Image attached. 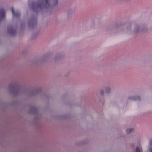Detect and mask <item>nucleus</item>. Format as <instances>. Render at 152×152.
I'll return each instance as SVG.
<instances>
[{
  "label": "nucleus",
  "mask_w": 152,
  "mask_h": 152,
  "mask_svg": "<svg viewBox=\"0 0 152 152\" xmlns=\"http://www.w3.org/2000/svg\"><path fill=\"white\" fill-rule=\"evenodd\" d=\"M58 4V0H38L35 3H32L30 7L34 11L37 12L44 9H52Z\"/></svg>",
  "instance_id": "obj_1"
},
{
  "label": "nucleus",
  "mask_w": 152,
  "mask_h": 152,
  "mask_svg": "<svg viewBox=\"0 0 152 152\" xmlns=\"http://www.w3.org/2000/svg\"><path fill=\"white\" fill-rule=\"evenodd\" d=\"M7 91L10 94L14 96H16L20 93L19 87L14 83H11L9 86Z\"/></svg>",
  "instance_id": "obj_2"
},
{
  "label": "nucleus",
  "mask_w": 152,
  "mask_h": 152,
  "mask_svg": "<svg viewBox=\"0 0 152 152\" xmlns=\"http://www.w3.org/2000/svg\"><path fill=\"white\" fill-rule=\"evenodd\" d=\"M65 57L64 54L62 53H57L55 55L53 60L55 62L63 60Z\"/></svg>",
  "instance_id": "obj_3"
},
{
  "label": "nucleus",
  "mask_w": 152,
  "mask_h": 152,
  "mask_svg": "<svg viewBox=\"0 0 152 152\" xmlns=\"http://www.w3.org/2000/svg\"><path fill=\"white\" fill-rule=\"evenodd\" d=\"M36 19L35 18H31L28 22V26L31 28H33L36 26Z\"/></svg>",
  "instance_id": "obj_4"
},
{
  "label": "nucleus",
  "mask_w": 152,
  "mask_h": 152,
  "mask_svg": "<svg viewBox=\"0 0 152 152\" xmlns=\"http://www.w3.org/2000/svg\"><path fill=\"white\" fill-rule=\"evenodd\" d=\"M5 18V10L4 8H0V22L4 20Z\"/></svg>",
  "instance_id": "obj_5"
},
{
  "label": "nucleus",
  "mask_w": 152,
  "mask_h": 152,
  "mask_svg": "<svg viewBox=\"0 0 152 152\" xmlns=\"http://www.w3.org/2000/svg\"><path fill=\"white\" fill-rule=\"evenodd\" d=\"M31 111L32 112V113L36 115V119H39L38 117H37V116H41L38 113V109L37 108L35 107H32L31 108Z\"/></svg>",
  "instance_id": "obj_6"
},
{
  "label": "nucleus",
  "mask_w": 152,
  "mask_h": 152,
  "mask_svg": "<svg viewBox=\"0 0 152 152\" xmlns=\"http://www.w3.org/2000/svg\"><path fill=\"white\" fill-rule=\"evenodd\" d=\"M133 29L132 31L135 33H137L141 31L140 26L137 25H135L134 26Z\"/></svg>",
  "instance_id": "obj_7"
},
{
  "label": "nucleus",
  "mask_w": 152,
  "mask_h": 152,
  "mask_svg": "<svg viewBox=\"0 0 152 152\" xmlns=\"http://www.w3.org/2000/svg\"><path fill=\"white\" fill-rule=\"evenodd\" d=\"M7 31L8 33L12 36H14L16 34V31L12 27H9Z\"/></svg>",
  "instance_id": "obj_8"
},
{
  "label": "nucleus",
  "mask_w": 152,
  "mask_h": 152,
  "mask_svg": "<svg viewBox=\"0 0 152 152\" xmlns=\"http://www.w3.org/2000/svg\"><path fill=\"white\" fill-rule=\"evenodd\" d=\"M12 12L14 17L18 18L20 15V13L18 12H15L13 8L12 9Z\"/></svg>",
  "instance_id": "obj_9"
},
{
  "label": "nucleus",
  "mask_w": 152,
  "mask_h": 152,
  "mask_svg": "<svg viewBox=\"0 0 152 152\" xmlns=\"http://www.w3.org/2000/svg\"><path fill=\"white\" fill-rule=\"evenodd\" d=\"M140 26L141 31H143L145 32H147L148 31V28L146 25H143Z\"/></svg>",
  "instance_id": "obj_10"
},
{
  "label": "nucleus",
  "mask_w": 152,
  "mask_h": 152,
  "mask_svg": "<svg viewBox=\"0 0 152 152\" xmlns=\"http://www.w3.org/2000/svg\"><path fill=\"white\" fill-rule=\"evenodd\" d=\"M148 152H152V139L150 141Z\"/></svg>",
  "instance_id": "obj_11"
},
{
  "label": "nucleus",
  "mask_w": 152,
  "mask_h": 152,
  "mask_svg": "<svg viewBox=\"0 0 152 152\" xmlns=\"http://www.w3.org/2000/svg\"><path fill=\"white\" fill-rule=\"evenodd\" d=\"M38 93V91L37 90H34L33 91L30 92L29 94V96H34Z\"/></svg>",
  "instance_id": "obj_12"
},
{
  "label": "nucleus",
  "mask_w": 152,
  "mask_h": 152,
  "mask_svg": "<svg viewBox=\"0 0 152 152\" xmlns=\"http://www.w3.org/2000/svg\"><path fill=\"white\" fill-rule=\"evenodd\" d=\"M134 130L133 128H129L127 129L126 130V132L127 134H129L131 133Z\"/></svg>",
  "instance_id": "obj_13"
},
{
  "label": "nucleus",
  "mask_w": 152,
  "mask_h": 152,
  "mask_svg": "<svg viewBox=\"0 0 152 152\" xmlns=\"http://www.w3.org/2000/svg\"><path fill=\"white\" fill-rule=\"evenodd\" d=\"M105 90L106 92L107 93L110 92L111 91V89L109 87H106L105 88Z\"/></svg>",
  "instance_id": "obj_14"
},
{
  "label": "nucleus",
  "mask_w": 152,
  "mask_h": 152,
  "mask_svg": "<svg viewBox=\"0 0 152 152\" xmlns=\"http://www.w3.org/2000/svg\"><path fill=\"white\" fill-rule=\"evenodd\" d=\"M128 99L129 100H135L136 99L133 96H129L128 98Z\"/></svg>",
  "instance_id": "obj_15"
},
{
  "label": "nucleus",
  "mask_w": 152,
  "mask_h": 152,
  "mask_svg": "<svg viewBox=\"0 0 152 152\" xmlns=\"http://www.w3.org/2000/svg\"><path fill=\"white\" fill-rule=\"evenodd\" d=\"M100 94L101 95L103 96L104 94V91L103 90H101L100 91Z\"/></svg>",
  "instance_id": "obj_16"
},
{
  "label": "nucleus",
  "mask_w": 152,
  "mask_h": 152,
  "mask_svg": "<svg viewBox=\"0 0 152 152\" xmlns=\"http://www.w3.org/2000/svg\"><path fill=\"white\" fill-rule=\"evenodd\" d=\"M127 29L129 30L130 29V26H128V27L127 28Z\"/></svg>",
  "instance_id": "obj_17"
}]
</instances>
